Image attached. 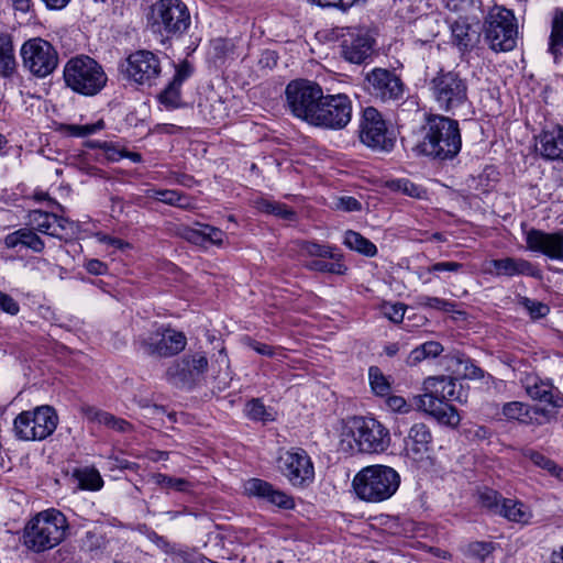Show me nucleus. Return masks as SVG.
<instances>
[{
    "instance_id": "49",
    "label": "nucleus",
    "mask_w": 563,
    "mask_h": 563,
    "mask_svg": "<svg viewBox=\"0 0 563 563\" xmlns=\"http://www.w3.org/2000/svg\"><path fill=\"white\" fill-rule=\"evenodd\" d=\"M104 121L98 120L90 124H67L64 126V131L76 137H84L97 133L104 128Z\"/></svg>"
},
{
    "instance_id": "17",
    "label": "nucleus",
    "mask_w": 563,
    "mask_h": 563,
    "mask_svg": "<svg viewBox=\"0 0 563 563\" xmlns=\"http://www.w3.org/2000/svg\"><path fill=\"white\" fill-rule=\"evenodd\" d=\"M277 467L294 487H307L314 479L313 463L302 449H291L282 453L277 460Z\"/></svg>"
},
{
    "instance_id": "1",
    "label": "nucleus",
    "mask_w": 563,
    "mask_h": 563,
    "mask_svg": "<svg viewBox=\"0 0 563 563\" xmlns=\"http://www.w3.org/2000/svg\"><path fill=\"white\" fill-rule=\"evenodd\" d=\"M389 430L372 417H353L346 421L341 432L339 449L355 453H382L390 445Z\"/></svg>"
},
{
    "instance_id": "20",
    "label": "nucleus",
    "mask_w": 563,
    "mask_h": 563,
    "mask_svg": "<svg viewBox=\"0 0 563 563\" xmlns=\"http://www.w3.org/2000/svg\"><path fill=\"white\" fill-rule=\"evenodd\" d=\"M244 492L246 495L256 497L279 509L290 510L295 508V500L290 495L261 478L247 479L244 483Z\"/></svg>"
},
{
    "instance_id": "8",
    "label": "nucleus",
    "mask_w": 563,
    "mask_h": 563,
    "mask_svg": "<svg viewBox=\"0 0 563 563\" xmlns=\"http://www.w3.org/2000/svg\"><path fill=\"white\" fill-rule=\"evenodd\" d=\"M518 24L514 12L493 7L485 19V38L494 51L508 52L516 47Z\"/></svg>"
},
{
    "instance_id": "48",
    "label": "nucleus",
    "mask_w": 563,
    "mask_h": 563,
    "mask_svg": "<svg viewBox=\"0 0 563 563\" xmlns=\"http://www.w3.org/2000/svg\"><path fill=\"white\" fill-rule=\"evenodd\" d=\"M368 378H369V384H371L372 390L377 396H387L389 394L390 384L378 367H376V366L369 367Z\"/></svg>"
},
{
    "instance_id": "59",
    "label": "nucleus",
    "mask_w": 563,
    "mask_h": 563,
    "mask_svg": "<svg viewBox=\"0 0 563 563\" xmlns=\"http://www.w3.org/2000/svg\"><path fill=\"white\" fill-rule=\"evenodd\" d=\"M336 207L344 211H357L361 209V203L351 196H344L338 199Z\"/></svg>"
},
{
    "instance_id": "31",
    "label": "nucleus",
    "mask_w": 563,
    "mask_h": 563,
    "mask_svg": "<svg viewBox=\"0 0 563 563\" xmlns=\"http://www.w3.org/2000/svg\"><path fill=\"white\" fill-rule=\"evenodd\" d=\"M539 151L543 158L563 162V125H556L540 134Z\"/></svg>"
},
{
    "instance_id": "27",
    "label": "nucleus",
    "mask_w": 563,
    "mask_h": 563,
    "mask_svg": "<svg viewBox=\"0 0 563 563\" xmlns=\"http://www.w3.org/2000/svg\"><path fill=\"white\" fill-rule=\"evenodd\" d=\"M432 434L424 423H415L404 440L407 456L412 460H422L431 449Z\"/></svg>"
},
{
    "instance_id": "15",
    "label": "nucleus",
    "mask_w": 563,
    "mask_h": 563,
    "mask_svg": "<svg viewBox=\"0 0 563 563\" xmlns=\"http://www.w3.org/2000/svg\"><path fill=\"white\" fill-rule=\"evenodd\" d=\"M352 111V101L347 95H324L311 125L327 130H342L350 123Z\"/></svg>"
},
{
    "instance_id": "36",
    "label": "nucleus",
    "mask_w": 563,
    "mask_h": 563,
    "mask_svg": "<svg viewBox=\"0 0 563 563\" xmlns=\"http://www.w3.org/2000/svg\"><path fill=\"white\" fill-rule=\"evenodd\" d=\"M82 412L89 421L97 422L118 432L124 433L132 429V426L126 420L118 418L110 412L99 410L95 407H84Z\"/></svg>"
},
{
    "instance_id": "32",
    "label": "nucleus",
    "mask_w": 563,
    "mask_h": 563,
    "mask_svg": "<svg viewBox=\"0 0 563 563\" xmlns=\"http://www.w3.org/2000/svg\"><path fill=\"white\" fill-rule=\"evenodd\" d=\"M445 366L459 378L479 379L484 377V371L475 365L473 361L462 354H454L445 357Z\"/></svg>"
},
{
    "instance_id": "28",
    "label": "nucleus",
    "mask_w": 563,
    "mask_h": 563,
    "mask_svg": "<svg viewBox=\"0 0 563 563\" xmlns=\"http://www.w3.org/2000/svg\"><path fill=\"white\" fill-rule=\"evenodd\" d=\"M417 408L434 418L439 423L455 428L461 421L456 408L448 401L441 400H413Z\"/></svg>"
},
{
    "instance_id": "2",
    "label": "nucleus",
    "mask_w": 563,
    "mask_h": 563,
    "mask_svg": "<svg viewBox=\"0 0 563 563\" xmlns=\"http://www.w3.org/2000/svg\"><path fill=\"white\" fill-rule=\"evenodd\" d=\"M69 525L66 516L55 508H48L33 516L24 527L23 543L36 553L51 550L67 537Z\"/></svg>"
},
{
    "instance_id": "26",
    "label": "nucleus",
    "mask_w": 563,
    "mask_h": 563,
    "mask_svg": "<svg viewBox=\"0 0 563 563\" xmlns=\"http://www.w3.org/2000/svg\"><path fill=\"white\" fill-rule=\"evenodd\" d=\"M179 235L189 243L200 246L211 244L221 247L225 240V233L221 229L200 222L195 227L180 228Z\"/></svg>"
},
{
    "instance_id": "57",
    "label": "nucleus",
    "mask_w": 563,
    "mask_h": 563,
    "mask_svg": "<svg viewBox=\"0 0 563 563\" xmlns=\"http://www.w3.org/2000/svg\"><path fill=\"white\" fill-rule=\"evenodd\" d=\"M0 310L11 316H15L20 311V307L11 296L0 290Z\"/></svg>"
},
{
    "instance_id": "52",
    "label": "nucleus",
    "mask_w": 563,
    "mask_h": 563,
    "mask_svg": "<svg viewBox=\"0 0 563 563\" xmlns=\"http://www.w3.org/2000/svg\"><path fill=\"white\" fill-rule=\"evenodd\" d=\"M506 498L493 489H484L479 493V501L482 506L497 515L501 508V503Z\"/></svg>"
},
{
    "instance_id": "3",
    "label": "nucleus",
    "mask_w": 563,
    "mask_h": 563,
    "mask_svg": "<svg viewBox=\"0 0 563 563\" xmlns=\"http://www.w3.org/2000/svg\"><path fill=\"white\" fill-rule=\"evenodd\" d=\"M461 145L457 121L444 115H434L428 120L426 134L418 148L427 156L450 159L459 154Z\"/></svg>"
},
{
    "instance_id": "62",
    "label": "nucleus",
    "mask_w": 563,
    "mask_h": 563,
    "mask_svg": "<svg viewBox=\"0 0 563 563\" xmlns=\"http://www.w3.org/2000/svg\"><path fill=\"white\" fill-rule=\"evenodd\" d=\"M522 454H523L525 457L529 459L536 466H538L540 468L543 467V464L549 459L545 455H543L542 453L537 452V451L531 450V449L523 450Z\"/></svg>"
},
{
    "instance_id": "29",
    "label": "nucleus",
    "mask_w": 563,
    "mask_h": 563,
    "mask_svg": "<svg viewBox=\"0 0 563 563\" xmlns=\"http://www.w3.org/2000/svg\"><path fill=\"white\" fill-rule=\"evenodd\" d=\"M503 415L508 420H517L525 424H542L544 421L538 417H544L545 421L550 420L548 412L539 407H530L521 401H509L503 406Z\"/></svg>"
},
{
    "instance_id": "5",
    "label": "nucleus",
    "mask_w": 563,
    "mask_h": 563,
    "mask_svg": "<svg viewBox=\"0 0 563 563\" xmlns=\"http://www.w3.org/2000/svg\"><path fill=\"white\" fill-rule=\"evenodd\" d=\"M190 24V12L181 0H158L152 5L148 26L162 43L183 37Z\"/></svg>"
},
{
    "instance_id": "53",
    "label": "nucleus",
    "mask_w": 563,
    "mask_h": 563,
    "mask_svg": "<svg viewBox=\"0 0 563 563\" xmlns=\"http://www.w3.org/2000/svg\"><path fill=\"white\" fill-rule=\"evenodd\" d=\"M420 305L426 308L437 309L441 311H453L455 303L439 297L422 296L420 297Z\"/></svg>"
},
{
    "instance_id": "22",
    "label": "nucleus",
    "mask_w": 563,
    "mask_h": 563,
    "mask_svg": "<svg viewBox=\"0 0 563 563\" xmlns=\"http://www.w3.org/2000/svg\"><path fill=\"white\" fill-rule=\"evenodd\" d=\"M366 81L369 92L384 101L402 95L401 80L388 69L374 68L366 75Z\"/></svg>"
},
{
    "instance_id": "35",
    "label": "nucleus",
    "mask_w": 563,
    "mask_h": 563,
    "mask_svg": "<svg viewBox=\"0 0 563 563\" xmlns=\"http://www.w3.org/2000/svg\"><path fill=\"white\" fill-rule=\"evenodd\" d=\"M548 53L555 63L563 58V9H556L551 21Z\"/></svg>"
},
{
    "instance_id": "41",
    "label": "nucleus",
    "mask_w": 563,
    "mask_h": 563,
    "mask_svg": "<svg viewBox=\"0 0 563 563\" xmlns=\"http://www.w3.org/2000/svg\"><path fill=\"white\" fill-rule=\"evenodd\" d=\"M254 205L258 211L267 214H273L283 220L292 221L296 219L295 211L288 208L285 203L269 200L266 198H258L254 201Z\"/></svg>"
},
{
    "instance_id": "12",
    "label": "nucleus",
    "mask_w": 563,
    "mask_h": 563,
    "mask_svg": "<svg viewBox=\"0 0 563 563\" xmlns=\"http://www.w3.org/2000/svg\"><path fill=\"white\" fill-rule=\"evenodd\" d=\"M20 55L24 69L36 78L49 76L58 66L56 48L42 37L25 41L20 48Z\"/></svg>"
},
{
    "instance_id": "56",
    "label": "nucleus",
    "mask_w": 563,
    "mask_h": 563,
    "mask_svg": "<svg viewBox=\"0 0 563 563\" xmlns=\"http://www.w3.org/2000/svg\"><path fill=\"white\" fill-rule=\"evenodd\" d=\"M464 267L457 262H437L426 268L427 274L459 273Z\"/></svg>"
},
{
    "instance_id": "40",
    "label": "nucleus",
    "mask_w": 563,
    "mask_h": 563,
    "mask_svg": "<svg viewBox=\"0 0 563 563\" xmlns=\"http://www.w3.org/2000/svg\"><path fill=\"white\" fill-rule=\"evenodd\" d=\"M343 243L350 250L367 257H373L377 254V247L373 242L352 230L345 232Z\"/></svg>"
},
{
    "instance_id": "60",
    "label": "nucleus",
    "mask_w": 563,
    "mask_h": 563,
    "mask_svg": "<svg viewBox=\"0 0 563 563\" xmlns=\"http://www.w3.org/2000/svg\"><path fill=\"white\" fill-rule=\"evenodd\" d=\"M247 345L261 355H265V356H269V357L275 355L274 347L268 344L247 339Z\"/></svg>"
},
{
    "instance_id": "7",
    "label": "nucleus",
    "mask_w": 563,
    "mask_h": 563,
    "mask_svg": "<svg viewBox=\"0 0 563 563\" xmlns=\"http://www.w3.org/2000/svg\"><path fill=\"white\" fill-rule=\"evenodd\" d=\"M63 74L66 86L84 96L97 95L108 80L102 66L87 55L67 60Z\"/></svg>"
},
{
    "instance_id": "9",
    "label": "nucleus",
    "mask_w": 563,
    "mask_h": 563,
    "mask_svg": "<svg viewBox=\"0 0 563 563\" xmlns=\"http://www.w3.org/2000/svg\"><path fill=\"white\" fill-rule=\"evenodd\" d=\"M58 416L51 406H38L19 413L13 422L15 437L23 441H41L57 428Z\"/></svg>"
},
{
    "instance_id": "23",
    "label": "nucleus",
    "mask_w": 563,
    "mask_h": 563,
    "mask_svg": "<svg viewBox=\"0 0 563 563\" xmlns=\"http://www.w3.org/2000/svg\"><path fill=\"white\" fill-rule=\"evenodd\" d=\"M483 272L494 277L531 276L538 274L536 267L529 261L520 257H504L486 261Z\"/></svg>"
},
{
    "instance_id": "38",
    "label": "nucleus",
    "mask_w": 563,
    "mask_h": 563,
    "mask_svg": "<svg viewBox=\"0 0 563 563\" xmlns=\"http://www.w3.org/2000/svg\"><path fill=\"white\" fill-rule=\"evenodd\" d=\"M498 515L520 525H528L532 518L531 509L526 504L511 498L503 500Z\"/></svg>"
},
{
    "instance_id": "21",
    "label": "nucleus",
    "mask_w": 563,
    "mask_h": 563,
    "mask_svg": "<svg viewBox=\"0 0 563 563\" xmlns=\"http://www.w3.org/2000/svg\"><path fill=\"white\" fill-rule=\"evenodd\" d=\"M527 249L539 252L551 260L563 262V230L547 233L531 229L526 233Z\"/></svg>"
},
{
    "instance_id": "37",
    "label": "nucleus",
    "mask_w": 563,
    "mask_h": 563,
    "mask_svg": "<svg viewBox=\"0 0 563 563\" xmlns=\"http://www.w3.org/2000/svg\"><path fill=\"white\" fill-rule=\"evenodd\" d=\"M145 196L156 199L165 205L189 210L195 208V201L187 195L173 189H147Z\"/></svg>"
},
{
    "instance_id": "55",
    "label": "nucleus",
    "mask_w": 563,
    "mask_h": 563,
    "mask_svg": "<svg viewBox=\"0 0 563 563\" xmlns=\"http://www.w3.org/2000/svg\"><path fill=\"white\" fill-rule=\"evenodd\" d=\"M406 307L404 303L385 302L382 306V313L393 322H401L405 316Z\"/></svg>"
},
{
    "instance_id": "39",
    "label": "nucleus",
    "mask_w": 563,
    "mask_h": 563,
    "mask_svg": "<svg viewBox=\"0 0 563 563\" xmlns=\"http://www.w3.org/2000/svg\"><path fill=\"white\" fill-rule=\"evenodd\" d=\"M152 482L157 485L161 489L166 493L178 492V493H190L194 488V484L181 477H173L163 473H155L151 476Z\"/></svg>"
},
{
    "instance_id": "42",
    "label": "nucleus",
    "mask_w": 563,
    "mask_h": 563,
    "mask_svg": "<svg viewBox=\"0 0 563 563\" xmlns=\"http://www.w3.org/2000/svg\"><path fill=\"white\" fill-rule=\"evenodd\" d=\"M443 352V346L435 341L426 342L413 349L407 356L406 363L409 366H416L427 358L439 356Z\"/></svg>"
},
{
    "instance_id": "30",
    "label": "nucleus",
    "mask_w": 563,
    "mask_h": 563,
    "mask_svg": "<svg viewBox=\"0 0 563 563\" xmlns=\"http://www.w3.org/2000/svg\"><path fill=\"white\" fill-rule=\"evenodd\" d=\"M452 43L464 54L474 49L479 43L481 34L477 27L464 20H456L451 25Z\"/></svg>"
},
{
    "instance_id": "13",
    "label": "nucleus",
    "mask_w": 563,
    "mask_h": 563,
    "mask_svg": "<svg viewBox=\"0 0 563 563\" xmlns=\"http://www.w3.org/2000/svg\"><path fill=\"white\" fill-rule=\"evenodd\" d=\"M376 38L365 26L342 29L339 35L340 56L350 64L363 65L375 54Z\"/></svg>"
},
{
    "instance_id": "11",
    "label": "nucleus",
    "mask_w": 563,
    "mask_h": 563,
    "mask_svg": "<svg viewBox=\"0 0 563 563\" xmlns=\"http://www.w3.org/2000/svg\"><path fill=\"white\" fill-rule=\"evenodd\" d=\"M186 344V335L169 327H159L139 335L135 340L139 352L155 358L177 355L185 350Z\"/></svg>"
},
{
    "instance_id": "64",
    "label": "nucleus",
    "mask_w": 563,
    "mask_h": 563,
    "mask_svg": "<svg viewBox=\"0 0 563 563\" xmlns=\"http://www.w3.org/2000/svg\"><path fill=\"white\" fill-rule=\"evenodd\" d=\"M472 0H444L445 7L451 11H461L468 5Z\"/></svg>"
},
{
    "instance_id": "63",
    "label": "nucleus",
    "mask_w": 563,
    "mask_h": 563,
    "mask_svg": "<svg viewBox=\"0 0 563 563\" xmlns=\"http://www.w3.org/2000/svg\"><path fill=\"white\" fill-rule=\"evenodd\" d=\"M401 190L406 195H408L410 197H417V198H419L421 196V191H422L418 186H416L415 184H412L408 180L404 181Z\"/></svg>"
},
{
    "instance_id": "47",
    "label": "nucleus",
    "mask_w": 563,
    "mask_h": 563,
    "mask_svg": "<svg viewBox=\"0 0 563 563\" xmlns=\"http://www.w3.org/2000/svg\"><path fill=\"white\" fill-rule=\"evenodd\" d=\"M246 416L256 421L267 422L275 419L274 411L267 408L260 399H252L245 406Z\"/></svg>"
},
{
    "instance_id": "24",
    "label": "nucleus",
    "mask_w": 563,
    "mask_h": 563,
    "mask_svg": "<svg viewBox=\"0 0 563 563\" xmlns=\"http://www.w3.org/2000/svg\"><path fill=\"white\" fill-rule=\"evenodd\" d=\"M521 383L531 399L545 402L554 408L563 407V395L549 379L529 373L521 378Z\"/></svg>"
},
{
    "instance_id": "46",
    "label": "nucleus",
    "mask_w": 563,
    "mask_h": 563,
    "mask_svg": "<svg viewBox=\"0 0 563 563\" xmlns=\"http://www.w3.org/2000/svg\"><path fill=\"white\" fill-rule=\"evenodd\" d=\"M74 475L78 479L81 489L99 490L103 485L102 477L96 468L77 470Z\"/></svg>"
},
{
    "instance_id": "6",
    "label": "nucleus",
    "mask_w": 563,
    "mask_h": 563,
    "mask_svg": "<svg viewBox=\"0 0 563 563\" xmlns=\"http://www.w3.org/2000/svg\"><path fill=\"white\" fill-rule=\"evenodd\" d=\"M400 476L391 467L371 465L362 468L353 478L356 496L367 503L389 499L399 488Z\"/></svg>"
},
{
    "instance_id": "25",
    "label": "nucleus",
    "mask_w": 563,
    "mask_h": 563,
    "mask_svg": "<svg viewBox=\"0 0 563 563\" xmlns=\"http://www.w3.org/2000/svg\"><path fill=\"white\" fill-rule=\"evenodd\" d=\"M71 222L64 217H58L52 212L42 210H31L27 213V225L33 230L54 238H60L62 232L66 231Z\"/></svg>"
},
{
    "instance_id": "4",
    "label": "nucleus",
    "mask_w": 563,
    "mask_h": 563,
    "mask_svg": "<svg viewBox=\"0 0 563 563\" xmlns=\"http://www.w3.org/2000/svg\"><path fill=\"white\" fill-rule=\"evenodd\" d=\"M427 88L439 110L455 113L468 101V84L456 70L441 67L434 74L427 75Z\"/></svg>"
},
{
    "instance_id": "50",
    "label": "nucleus",
    "mask_w": 563,
    "mask_h": 563,
    "mask_svg": "<svg viewBox=\"0 0 563 563\" xmlns=\"http://www.w3.org/2000/svg\"><path fill=\"white\" fill-rule=\"evenodd\" d=\"M180 88L181 86L170 81L159 93V101L168 109L178 108L181 104Z\"/></svg>"
},
{
    "instance_id": "58",
    "label": "nucleus",
    "mask_w": 563,
    "mask_h": 563,
    "mask_svg": "<svg viewBox=\"0 0 563 563\" xmlns=\"http://www.w3.org/2000/svg\"><path fill=\"white\" fill-rule=\"evenodd\" d=\"M192 74V67L188 62L181 63L175 73V76L172 80L175 85L181 86L183 82L188 79Z\"/></svg>"
},
{
    "instance_id": "10",
    "label": "nucleus",
    "mask_w": 563,
    "mask_h": 563,
    "mask_svg": "<svg viewBox=\"0 0 563 563\" xmlns=\"http://www.w3.org/2000/svg\"><path fill=\"white\" fill-rule=\"evenodd\" d=\"M290 112L311 125L324 96L322 87L308 79L290 81L285 90Z\"/></svg>"
},
{
    "instance_id": "61",
    "label": "nucleus",
    "mask_w": 563,
    "mask_h": 563,
    "mask_svg": "<svg viewBox=\"0 0 563 563\" xmlns=\"http://www.w3.org/2000/svg\"><path fill=\"white\" fill-rule=\"evenodd\" d=\"M86 269L93 275H103L108 271L107 264L103 262L92 258L85 264Z\"/></svg>"
},
{
    "instance_id": "16",
    "label": "nucleus",
    "mask_w": 563,
    "mask_h": 563,
    "mask_svg": "<svg viewBox=\"0 0 563 563\" xmlns=\"http://www.w3.org/2000/svg\"><path fill=\"white\" fill-rule=\"evenodd\" d=\"M361 142L374 151L389 152L395 145V135L386 126L382 114L373 107L364 109L360 122Z\"/></svg>"
},
{
    "instance_id": "44",
    "label": "nucleus",
    "mask_w": 563,
    "mask_h": 563,
    "mask_svg": "<svg viewBox=\"0 0 563 563\" xmlns=\"http://www.w3.org/2000/svg\"><path fill=\"white\" fill-rule=\"evenodd\" d=\"M299 253L301 256H310L316 258H338V252L335 247L314 241H301L299 243Z\"/></svg>"
},
{
    "instance_id": "43",
    "label": "nucleus",
    "mask_w": 563,
    "mask_h": 563,
    "mask_svg": "<svg viewBox=\"0 0 563 563\" xmlns=\"http://www.w3.org/2000/svg\"><path fill=\"white\" fill-rule=\"evenodd\" d=\"M342 258V254L338 252V258H331L332 262H325L324 258L319 257L306 262L305 266L312 272L343 275L346 272V266Z\"/></svg>"
},
{
    "instance_id": "18",
    "label": "nucleus",
    "mask_w": 563,
    "mask_h": 563,
    "mask_svg": "<svg viewBox=\"0 0 563 563\" xmlns=\"http://www.w3.org/2000/svg\"><path fill=\"white\" fill-rule=\"evenodd\" d=\"M423 394L416 395L412 400L465 401L462 385L454 376H430L422 384Z\"/></svg>"
},
{
    "instance_id": "45",
    "label": "nucleus",
    "mask_w": 563,
    "mask_h": 563,
    "mask_svg": "<svg viewBox=\"0 0 563 563\" xmlns=\"http://www.w3.org/2000/svg\"><path fill=\"white\" fill-rule=\"evenodd\" d=\"M494 551V544L490 542L475 541L467 544L464 549L466 558L476 560L478 563H493L490 554Z\"/></svg>"
},
{
    "instance_id": "33",
    "label": "nucleus",
    "mask_w": 563,
    "mask_h": 563,
    "mask_svg": "<svg viewBox=\"0 0 563 563\" xmlns=\"http://www.w3.org/2000/svg\"><path fill=\"white\" fill-rule=\"evenodd\" d=\"M4 245L8 249H14L19 245L30 249L35 253H41L44 247V241L30 228H21L4 238Z\"/></svg>"
},
{
    "instance_id": "14",
    "label": "nucleus",
    "mask_w": 563,
    "mask_h": 563,
    "mask_svg": "<svg viewBox=\"0 0 563 563\" xmlns=\"http://www.w3.org/2000/svg\"><path fill=\"white\" fill-rule=\"evenodd\" d=\"M122 73L129 81L150 88L157 84L162 75V62L155 53L139 49L126 57Z\"/></svg>"
},
{
    "instance_id": "51",
    "label": "nucleus",
    "mask_w": 563,
    "mask_h": 563,
    "mask_svg": "<svg viewBox=\"0 0 563 563\" xmlns=\"http://www.w3.org/2000/svg\"><path fill=\"white\" fill-rule=\"evenodd\" d=\"M519 303L529 312L532 319L544 318L550 312V308L547 303L528 297H521Z\"/></svg>"
},
{
    "instance_id": "34",
    "label": "nucleus",
    "mask_w": 563,
    "mask_h": 563,
    "mask_svg": "<svg viewBox=\"0 0 563 563\" xmlns=\"http://www.w3.org/2000/svg\"><path fill=\"white\" fill-rule=\"evenodd\" d=\"M18 71V62L12 37L9 34H0V76L11 79Z\"/></svg>"
},
{
    "instance_id": "54",
    "label": "nucleus",
    "mask_w": 563,
    "mask_h": 563,
    "mask_svg": "<svg viewBox=\"0 0 563 563\" xmlns=\"http://www.w3.org/2000/svg\"><path fill=\"white\" fill-rule=\"evenodd\" d=\"M386 406L393 411L397 413H409L413 406L411 402H408L404 397L397 395H387Z\"/></svg>"
},
{
    "instance_id": "19",
    "label": "nucleus",
    "mask_w": 563,
    "mask_h": 563,
    "mask_svg": "<svg viewBox=\"0 0 563 563\" xmlns=\"http://www.w3.org/2000/svg\"><path fill=\"white\" fill-rule=\"evenodd\" d=\"M207 368V356L203 353L197 352L173 363L166 371V378L176 386H187L195 383Z\"/></svg>"
}]
</instances>
